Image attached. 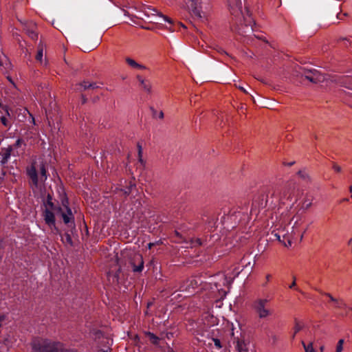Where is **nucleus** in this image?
Segmentation results:
<instances>
[{"mask_svg": "<svg viewBox=\"0 0 352 352\" xmlns=\"http://www.w3.org/2000/svg\"><path fill=\"white\" fill-rule=\"evenodd\" d=\"M269 300L258 298L253 302L252 307L259 318H266L272 315L273 311L269 308Z\"/></svg>", "mask_w": 352, "mask_h": 352, "instance_id": "f03ea898", "label": "nucleus"}, {"mask_svg": "<svg viewBox=\"0 0 352 352\" xmlns=\"http://www.w3.org/2000/svg\"><path fill=\"white\" fill-rule=\"evenodd\" d=\"M304 76L306 79L314 84L321 82L324 80V76L316 69L305 71Z\"/></svg>", "mask_w": 352, "mask_h": 352, "instance_id": "0eeeda50", "label": "nucleus"}, {"mask_svg": "<svg viewBox=\"0 0 352 352\" xmlns=\"http://www.w3.org/2000/svg\"><path fill=\"white\" fill-rule=\"evenodd\" d=\"M12 151V146H9L7 148H2L0 151V162L1 164H6L10 157Z\"/></svg>", "mask_w": 352, "mask_h": 352, "instance_id": "2eb2a0df", "label": "nucleus"}, {"mask_svg": "<svg viewBox=\"0 0 352 352\" xmlns=\"http://www.w3.org/2000/svg\"><path fill=\"white\" fill-rule=\"evenodd\" d=\"M297 174L304 181H305L307 182H311V177L309 176V175L306 171H305V170H299L297 173Z\"/></svg>", "mask_w": 352, "mask_h": 352, "instance_id": "b1692460", "label": "nucleus"}, {"mask_svg": "<svg viewBox=\"0 0 352 352\" xmlns=\"http://www.w3.org/2000/svg\"><path fill=\"white\" fill-rule=\"evenodd\" d=\"M63 243H66L71 246L73 245V241L71 235L69 233H65L62 239Z\"/></svg>", "mask_w": 352, "mask_h": 352, "instance_id": "c85d7f7f", "label": "nucleus"}, {"mask_svg": "<svg viewBox=\"0 0 352 352\" xmlns=\"http://www.w3.org/2000/svg\"><path fill=\"white\" fill-rule=\"evenodd\" d=\"M297 333H295V331H294V332H293V333H292V337H291V339H292V340H294L295 339V337H296V334H297Z\"/></svg>", "mask_w": 352, "mask_h": 352, "instance_id": "864d4df0", "label": "nucleus"}, {"mask_svg": "<svg viewBox=\"0 0 352 352\" xmlns=\"http://www.w3.org/2000/svg\"><path fill=\"white\" fill-rule=\"evenodd\" d=\"M148 11L150 12H146V14H147L148 16H149L150 14L160 15V16L163 17L166 21H168L170 24H171V25L173 24L174 27L177 25L179 28L182 27L183 28H186V26L183 23H182L180 22H177L176 23H174L173 20L170 18L168 17L167 16H164V15L162 14L161 13H159L155 9H152L150 8H148Z\"/></svg>", "mask_w": 352, "mask_h": 352, "instance_id": "4468645a", "label": "nucleus"}, {"mask_svg": "<svg viewBox=\"0 0 352 352\" xmlns=\"http://www.w3.org/2000/svg\"><path fill=\"white\" fill-rule=\"evenodd\" d=\"M301 344H302L305 352H316L313 346V345H314L313 341H311L308 344H306L304 341H302Z\"/></svg>", "mask_w": 352, "mask_h": 352, "instance_id": "a878e982", "label": "nucleus"}, {"mask_svg": "<svg viewBox=\"0 0 352 352\" xmlns=\"http://www.w3.org/2000/svg\"><path fill=\"white\" fill-rule=\"evenodd\" d=\"M146 334L147 337L148 338L149 341L151 343H153V344H158L160 338L157 336H156L155 334H153L151 332H147Z\"/></svg>", "mask_w": 352, "mask_h": 352, "instance_id": "cd10ccee", "label": "nucleus"}, {"mask_svg": "<svg viewBox=\"0 0 352 352\" xmlns=\"http://www.w3.org/2000/svg\"><path fill=\"white\" fill-rule=\"evenodd\" d=\"M26 33L32 39V40H37L38 38V34L35 32V31L33 29H26L25 30Z\"/></svg>", "mask_w": 352, "mask_h": 352, "instance_id": "c756f323", "label": "nucleus"}, {"mask_svg": "<svg viewBox=\"0 0 352 352\" xmlns=\"http://www.w3.org/2000/svg\"><path fill=\"white\" fill-rule=\"evenodd\" d=\"M39 170H40V179L41 182H45L47 179V170H46L45 165L43 162H41V164H40Z\"/></svg>", "mask_w": 352, "mask_h": 352, "instance_id": "5701e85b", "label": "nucleus"}, {"mask_svg": "<svg viewBox=\"0 0 352 352\" xmlns=\"http://www.w3.org/2000/svg\"><path fill=\"white\" fill-rule=\"evenodd\" d=\"M213 341H214V345H215L218 349L221 348V342H220V340H219V339H217V338H214V339H213Z\"/></svg>", "mask_w": 352, "mask_h": 352, "instance_id": "e433bc0d", "label": "nucleus"}, {"mask_svg": "<svg viewBox=\"0 0 352 352\" xmlns=\"http://www.w3.org/2000/svg\"><path fill=\"white\" fill-rule=\"evenodd\" d=\"M294 164V162H289V163H288V164H285V165L291 166H292Z\"/></svg>", "mask_w": 352, "mask_h": 352, "instance_id": "4d7b16f0", "label": "nucleus"}, {"mask_svg": "<svg viewBox=\"0 0 352 352\" xmlns=\"http://www.w3.org/2000/svg\"><path fill=\"white\" fill-rule=\"evenodd\" d=\"M53 211L54 210H51L48 208H45L43 212V217L45 223L51 228L52 227L54 228V229L58 232L59 231L56 227L55 216Z\"/></svg>", "mask_w": 352, "mask_h": 352, "instance_id": "1a4fd4ad", "label": "nucleus"}, {"mask_svg": "<svg viewBox=\"0 0 352 352\" xmlns=\"http://www.w3.org/2000/svg\"><path fill=\"white\" fill-rule=\"evenodd\" d=\"M321 295L327 297L329 300V302L333 304V306L336 309H342L346 307V304L343 300L334 298L330 293L324 292L321 289H316Z\"/></svg>", "mask_w": 352, "mask_h": 352, "instance_id": "9d476101", "label": "nucleus"}, {"mask_svg": "<svg viewBox=\"0 0 352 352\" xmlns=\"http://www.w3.org/2000/svg\"><path fill=\"white\" fill-rule=\"evenodd\" d=\"M23 142V140L21 139H18L15 144H14V146L16 147V148H19L21 146V144Z\"/></svg>", "mask_w": 352, "mask_h": 352, "instance_id": "4c0bfd02", "label": "nucleus"}, {"mask_svg": "<svg viewBox=\"0 0 352 352\" xmlns=\"http://www.w3.org/2000/svg\"><path fill=\"white\" fill-rule=\"evenodd\" d=\"M98 88V86L96 82H89L88 81H82L81 82L77 83L75 85L74 89L76 91L82 92L88 89H96Z\"/></svg>", "mask_w": 352, "mask_h": 352, "instance_id": "ddd939ff", "label": "nucleus"}, {"mask_svg": "<svg viewBox=\"0 0 352 352\" xmlns=\"http://www.w3.org/2000/svg\"><path fill=\"white\" fill-rule=\"evenodd\" d=\"M151 111L153 113V116L155 117V115L157 113V111L154 108H153V107H151Z\"/></svg>", "mask_w": 352, "mask_h": 352, "instance_id": "09e8293b", "label": "nucleus"}, {"mask_svg": "<svg viewBox=\"0 0 352 352\" xmlns=\"http://www.w3.org/2000/svg\"><path fill=\"white\" fill-rule=\"evenodd\" d=\"M63 206L66 209V212L63 211V209L58 206L57 207V214H60L63 218V222L65 224H68L70 222H74V217L72 212L71 209L68 206V199H65L63 200Z\"/></svg>", "mask_w": 352, "mask_h": 352, "instance_id": "20e7f679", "label": "nucleus"}, {"mask_svg": "<svg viewBox=\"0 0 352 352\" xmlns=\"http://www.w3.org/2000/svg\"><path fill=\"white\" fill-rule=\"evenodd\" d=\"M336 8H337L336 11H340V12H338V13L337 14V18H338V19H340V20H343V18H342V17H341V15L346 16H347V14H346V13H344V14H340V11H341L340 6V5H338V3H336Z\"/></svg>", "mask_w": 352, "mask_h": 352, "instance_id": "2f4dec72", "label": "nucleus"}, {"mask_svg": "<svg viewBox=\"0 0 352 352\" xmlns=\"http://www.w3.org/2000/svg\"><path fill=\"white\" fill-rule=\"evenodd\" d=\"M170 32H174L175 31V28H173V27H170V28H167Z\"/></svg>", "mask_w": 352, "mask_h": 352, "instance_id": "6e6d98bb", "label": "nucleus"}, {"mask_svg": "<svg viewBox=\"0 0 352 352\" xmlns=\"http://www.w3.org/2000/svg\"><path fill=\"white\" fill-rule=\"evenodd\" d=\"M305 232V230L302 232L298 231L296 232V230L293 228L291 233L287 232V234L283 235V244L285 247L291 246L292 241L296 240L298 237H299L300 241H302Z\"/></svg>", "mask_w": 352, "mask_h": 352, "instance_id": "39448f33", "label": "nucleus"}, {"mask_svg": "<svg viewBox=\"0 0 352 352\" xmlns=\"http://www.w3.org/2000/svg\"><path fill=\"white\" fill-rule=\"evenodd\" d=\"M349 191L351 193V197H352V186L349 187Z\"/></svg>", "mask_w": 352, "mask_h": 352, "instance_id": "13d9d810", "label": "nucleus"}, {"mask_svg": "<svg viewBox=\"0 0 352 352\" xmlns=\"http://www.w3.org/2000/svg\"><path fill=\"white\" fill-rule=\"evenodd\" d=\"M241 91H242L243 93L248 94V92L243 87H241V86H239L237 87Z\"/></svg>", "mask_w": 352, "mask_h": 352, "instance_id": "49530a36", "label": "nucleus"}, {"mask_svg": "<svg viewBox=\"0 0 352 352\" xmlns=\"http://www.w3.org/2000/svg\"><path fill=\"white\" fill-rule=\"evenodd\" d=\"M138 157H139V161H140L141 163H143V160H142V152H138Z\"/></svg>", "mask_w": 352, "mask_h": 352, "instance_id": "37998d69", "label": "nucleus"}, {"mask_svg": "<svg viewBox=\"0 0 352 352\" xmlns=\"http://www.w3.org/2000/svg\"><path fill=\"white\" fill-rule=\"evenodd\" d=\"M137 79L138 80L142 89L148 94L151 93L152 85L148 80L144 79L142 76L138 75Z\"/></svg>", "mask_w": 352, "mask_h": 352, "instance_id": "f3484780", "label": "nucleus"}, {"mask_svg": "<svg viewBox=\"0 0 352 352\" xmlns=\"http://www.w3.org/2000/svg\"><path fill=\"white\" fill-rule=\"evenodd\" d=\"M343 344H344V340L340 339L337 344L336 352H342V351L343 349Z\"/></svg>", "mask_w": 352, "mask_h": 352, "instance_id": "7c9ffc66", "label": "nucleus"}, {"mask_svg": "<svg viewBox=\"0 0 352 352\" xmlns=\"http://www.w3.org/2000/svg\"><path fill=\"white\" fill-rule=\"evenodd\" d=\"M231 335L233 337V343L235 344V348L237 352L246 351L247 349L244 340L239 337H235L233 331H232Z\"/></svg>", "mask_w": 352, "mask_h": 352, "instance_id": "dca6fc26", "label": "nucleus"}, {"mask_svg": "<svg viewBox=\"0 0 352 352\" xmlns=\"http://www.w3.org/2000/svg\"><path fill=\"white\" fill-rule=\"evenodd\" d=\"M275 236L276 237V239L280 242L283 243V239H281V237H280V235L278 234H275Z\"/></svg>", "mask_w": 352, "mask_h": 352, "instance_id": "a18cd8bd", "label": "nucleus"}, {"mask_svg": "<svg viewBox=\"0 0 352 352\" xmlns=\"http://www.w3.org/2000/svg\"><path fill=\"white\" fill-rule=\"evenodd\" d=\"M38 50H37V54L36 55V60L39 61L40 63H42V58L43 56V51H44V44L41 41L38 45Z\"/></svg>", "mask_w": 352, "mask_h": 352, "instance_id": "aec40b11", "label": "nucleus"}, {"mask_svg": "<svg viewBox=\"0 0 352 352\" xmlns=\"http://www.w3.org/2000/svg\"><path fill=\"white\" fill-rule=\"evenodd\" d=\"M81 100H82V104H85L87 102V98L83 94L81 95Z\"/></svg>", "mask_w": 352, "mask_h": 352, "instance_id": "a19ab883", "label": "nucleus"}, {"mask_svg": "<svg viewBox=\"0 0 352 352\" xmlns=\"http://www.w3.org/2000/svg\"><path fill=\"white\" fill-rule=\"evenodd\" d=\"M45 207L48 208L51 210H54V211L57 214V207L54 206V203L52 202V196L48 194L47 196V200L45 203Z\"/></svg>", "mask_w": 352, "mask_h": 352, "instance_id": "4be33fe9", "label": "nucleus"}, {"mask_svg": "<svg viewBox=\"0 0 352 352\" xmlns=\"http://www.w3.org/2000/svg\"><path fill=\"white\" fill-rule=\"evenodd\" d=\"M332 168L336 172V173H340L342 171V168L337 164L334 163L333 164Z\"/></svg>", "mask_w": 352, "mask_h": 352, "instance_id": "473e14b6", "label": "nucleus"}, {"mask_svg": "<svg viewBox=\"0 0 352 352\" xmlns=\"http://www.w3.org/2000/svg\"><path fill=\"white\" fill-rule=\"evenodd\" d=\"M5 320V317L3 316H0V327H1V322Z\"/></svg>", "mask_w": 352, "mask_h": 352, "instance_id": "3c124183", "label": "nucleus"}, {"mask_svg": "<svg viewBox=\"0 0 352 352\" xmlns=\"http://www.w3.org/2000/svg\"><path fill=\"white\" fill-rule=\"evenodd\" d=\"M51 341L41 337L34 338L30 342L32 352H47Z\"/></svg>", "mask_w": 352, "mask_h": 352, "instance_id": "7ed1b4c3", "label": "nucleus"}, {"mask_svg": "<svg viewBox=\"0 0 352 352\" xmlns=\"http://www.w3.org/2000/svg\"><path fill=\"white\" fill-rule=\"evenodd\" d=\"M175 235L176 236L179 237V239H182V234L179 232H177L176 230L175 231Z\"/></svg>", "mask_w": 352, "mask_h": 352, "instance_id": "de8ad7c7", "label": "nucleus"}, {"mask_svg": "<svg viewBox=\"0 0 352 352\" xmlns=\"http://www.w3.org/2000/svg\"><path fill=\"white\" fill-rule=\"evenodd\" d=\"M342 41L349 42V39L347 38H342Z\"/></svg>", "mask_w": 352, "mask_h": 352, "instance_id": "052dcab7", "label": "nucleus"}, {"mask_svg": "<svg viewBox=\"0 0 352 352\" xmlns=\"http://www.w3.org/2000/svg\"><path fill=\"white\" fill-rule=\"evenodd\" d=\"M36 162H33L30 166L27 167L26 173L28 176L32 180V184L36 187L38 186V177L36 166Z\"/></svg>", "mask_w": 352, "mask_h": 352, "instance_id": "f8f14e48", "label": "nucleus"}, {"mask_svg": "<svg viewBox=\"0 0 352 352\" xmlns=\"http://www.w3.org/2000/svg\"><path fill=\"white\" fill-rule=\"evenodd\" d=\"M228 2L230 7L231 14L235 16H241L243 19L245 26L246 28L250 26L252 30V25L255 24V22L252 19L249 10L246 8L245 12H243L241 9V3L239 0H228Z\"/></svg>", "mask_w": 352, "mask_h": 352, "instance_id": "f257e3e1", "label": "nucleus"}, {"mask_svg": "<svg viewBox=\"0 0 352 352\" xmlns=\"http://www.w3.org/2000/svg\"><path fill=\"white\" fill-rule=\"evenodd\" d=\"M303 328H304L303 322L299 321L298 319L296 318L294 320V326L293 327V331H295V333H298Z\"/></svg>", "mask_w": 352, "mask_h": 352, "instance_id": "393cba45", "label": "nucleus"}, {"mask_svg": "<svg viewBox=\"0 0 352 352\" xmlns=\"http://www.w3.org/2000/svg\"><path fill=\"white\" fill-rule=\"evenodd\" d=\"M138 152L142 151V146L140 144H138Z\"/></svg>", "mask_w": 352, "mask_h": 352, "instance_id": "5fc2aeb1", "label": "nucleus"}, {"mask_svg": "<svg viewBox=\"0 0 352 352\" xmlns=\"http://www.w3.org/2000/svg\"><path fill=\"white\" fill-rule=\"evenodd\" d=\"M272 276L270 274H267L265 276V282L262 285L263 287H265L267 283L270 281L271 278H272Z\"/></svg>", "mask_w": 352, "mask_h": 352, "instance_id": "72a5a7b5", "label": "nucleus"}, {"mask_svg": "<svg viewBox=\"0 0 352 352\" xmlns=\"http://www.w3.org/2000/svg\"><path fill=\"white\" fill-rule=\"evenodd\" d=\"M341 86L349 89H352V77L344 76L340 79Z\"/></svg>", "mask_w": 352, "mask_h": 352, "instance_id": "a211bd4d", "label": "nucleus"}, {"mask_svg": "<svg viewBox=\"0 0 352 352\" xmlns=\"http://www.w3.org/2000/svg\"><path fill=\"white\" fill-rule=\"evenodd\" d=\"M186 283H188V286L186 287V288H183V286H180L179 287V289L181 291H189L190 289H189V287L190 286H192V287H194V285H197V283L195 280L194 279H187L186 280Z\"/></svg>", "mask_w": 352, "mask_h": 352, "instance_id": "bb28decb", "label": "nucleus"}, {"mask_svg": "<svg viewBox=\"0 0 352 352\" xmlns=\"http://www.w3.org/2000/svg\"><path fill=\"white\" fill-rule=\"evenodd\" d=\"M0 120L4 126H7L8 125V120L4 116L0 118Z\"/></svg>", "mask_w": 352, "mask_h": 352, "instance_id": "c9c22d12", "label": "nucleus"}, {"mask_svg": "<svg viewBox=\"0 0 352 352\" xmlns=\"http://www.w3.org/2000/svg\"><path fill=\"white\" fill-rule=\"evenodd\" d=\"M158 116H159V118H160L162 120L164 118V113L162 111H160Z\"/></svg>", "mask_w": 352, "mask_h": 352, "instance_id": "8fccbe9b", "label": "nucleus"}, {"mask_svg": "<svg viewBox=\"0 0 352 352\" xmlns=\"http://www.w3.org/2000/svg\"><path fill=\"white\" fill-rule=\"evenodd\" d=\"M125 61L130 67H131L133 68H136V69H145L146 68L144 65L138 63L135 60H133L129 57H126L125 58Z\"/></svg>", "mask_w": 352, "mask_h": 352, "instance_id": "6ab92c4d", "label": "nucleus"}, {"mask_svg": "<svg viewBox=\"0 0 352 352\" xmlns=\"http://www.w3.org/2000/svg\"><path fill=\"white\" fill-rule=\"evenodd\" d=\"M294 278V280H293V282L292 283V284H291V285H289V287L290 289H293V288H294V289H295V287H296V277H295V276H294V278ZM296 290H298V289H297V288H296Z\"/></svg>", "mask_w": 352, "mask_h": 352, "instance_id": "ea45409f", "label": "nucleus"}, {"mask_svg": "<svg viewBox=\"0 0 352 352\" xmlns=\"http://www.w3.org/2000/svg\"><path fill=\"white\" fill-rule=\"evenodd\" d=\"M47 352H77L74 349H67L60 342L51 341Z\"/></svg>", "mask_w": 352, "mask_h": 352, "instance_id": "9b49d317", "label": "nucleus"}, {"mask_svg": "<svg viewBox=\"0 0 352 352\" xmlns=\"http://www.w3.org/2000/svg\"><path fill=\"white\" fill-rule=\"evenodd\" d=\"M348 200H349V199H348L347 198H346V199H344L342 200V201H347Z\"/></svg>", "mask_w": 352, "mask_h": 352, "instance_id": "e2e57ef3", "label": "nucleus"}, {"mask_svg": "<svg viewBox=\"0 0 352 352\" xmlns=\"http://www.w3.org/2000/svg\"><path fill=\"white\" fill-rule=\"evenodd\" d=\"M192 244H195L200 246L202 243L200 239H196L195 241H192Z\"/></svg>", "mask_w": 352, "mask_h": 352, "instance_id": "58836bf2", "label": "nucleus"}, {"mask_svg": "<svg viewBox=\"0 0 352 352\" xmlns=\"http://www.w3.org/2000/svg\"><path fill=\"white\" fill-rule=\"evenodd\" d=\"M130 263L133 267L134 272H141L144 268V260L142 254H134L131 258Z\"/></svg>", "mask_w": 352, "mask_h": 352, "instance_id": "6e6552de", "label": "nucleus"}, {"mask_svg": "<svg viewBox=\"0 0 352 352\" xmlns=\"http://www.w3.org/2000/svg\"><path fill=\"white\" fill-rule=\"evenodd\" d=\"M6 59V57L4 56H0V66L3 65V60Z\"/></svg>", "mask_w": 352, "mask_h": 352, "instance_id": "79ce46f5", "label": "nucleus"}, {"mask_svg": "<svg viewBox=\"0 0 352 352\" xmlns=\"http://www.w3.org/2000/svg\"><path fill=\"white\" fill-rule=\"evenodd\" d=\"M2 108L6 111L7 115L10 116L9 111H8V107L7 106H3V107H2Z\"/></svg>", "mask_w": 352, "mask_h": 352, "instance_id": "c03bdc74", "label": "nucleus"}, {"mask_svg": "<svg viewBox=\"0 0 352 352\" xmlns=\"http://www.w3.org/2000/svg\"><path fill=\"white\" fill-rule=\"evenodd\" d=\"M155 245V243H148V249H151V248H152L153 246H154Z\"/></svg>", "mask_w": 352, "mask_h": 352, "instance_id": "603ef678", "label": "nucleus"}, {"mask_svg": "<svg viewBox=\"0 0 352 352\" xmlns=\"http://www.w3.org/2000/svg\"><path fill=\"white\" fill-rule=\"evenodd\" d=\"M129 193H130V191H125V192H124V195H129Z\"/></svg>", "mask_w": 352, "mask_h": 352, "instance_id": "bf43d9fd", "label": "nucleus"}, {"mask_svg": "<svg viewBox=\"0 0 352 352\" xmlns=\"http://www.w3.org/2000/svg\"><path fill=\"white\" fill-rule=\"evenodd\" d=\"M201 0H188L187 6L194 17L201 19Z\"/></svg>", "mask_w": 352, "mask_h": 352, "instance_id": "423d86ee", "label": "nucleus"}, {"mask_svg": "<svg viewBox=\"0 0 352 352\" xmlns=\"http://www.w3.org/2000/svg\"><path fill=\"white\" fill-rule=\"evenodd\" d=\"M287 187L289 189V190H294L295 188H296V184L294 182H288L287 184Z\"/></svg>", "mask_w": 352, "mask_h": 352, "instance_id": "f704fd0d", "label": "nucleus"}, {"mask_svg": "<svg viewBox=\"0 0 352 352\" xmlns=\"http://www.w3.org/2000/svg\"><path fill=\"white\" fill-rule=\"evenodd\" d=\"M97 46H98V43H92V44H90V45H88L85 42H82V43H80L81 49L85 52H91V51L94 50L95 48H96Z\"/></svg>", "mask_w": 352, "mask_h": 352, "instance_id": "412c9836", "label": "nucleus"}, {"mask_svg": "<svg viewBox=\"0 0 352 352\" xmlns=\"http://www.w3.org/2000/svg\"><path fill=\"white\" fill-rule=\"evenodd\" d=\"M324 348V346H320V351H321L322 352L323 351Z\"/></svg>", "mask_w": 352, "mask_h": 352, "instance_id": "680f3d73", "label": "nucleus"}]
</instances>
